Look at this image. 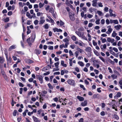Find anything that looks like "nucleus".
<instances>
[{
    "mask_svg": "<svg viewBox=\"0 0 122 122\" xmlns=\"http://www.w3.org/2000/svg\"><path fill=\"white\" fill-rule=\"evenodd\" d=\"M67 82L68 84L74 86H75V81L74 80L72 79H69L67 81Z\"/></svg>",
    "mask_w": 122,
    "mask_h": 122,
    "instance_id": "f257e3e1",
    "label": "nucleus"
},
{
    "mask_svg": "<svg viewBox=\"0 0 122 122\" xmlns=\"http://www.w3.org/2000/svg\"><path fill=\"white\" fill-rule=\"evenodd\" d=\"M74 14H72L71 12H69V15L70 19L72 21H74L75 20Z\"/></svg>",
    "mask_w": 122,
    "mask_h": 122,
    "instance_id": "f03ea898",
    "label": "nucleus"
},
{
    "mask_svg": "<svg viewBox=\"0 0 122 122\" xmlns=\"http://www.w3.org/2000/svg\"><path fill=\"white\" fill-rule=\"evenodd\" d=\"M63 41L64 42H65L64 48H67L68 45L69 44V41L68 39L66 38H65L63 40Z\"/></svg>",
    "mask_w": 122,
    "mask_h": 122,
    "instance_id": "7ed1b4c3",
    "label": "nucleus"
},
{
    "mask_svg": "<svg viewBox=\"0 0 122 122\" xmlns=\"http://www.w3.org/2000/svg\"><path fill=\"white\" fill-rule=\"evenodd\" d=\"M45 20L44 17L43 16H41L40 17V21L39 23L40 25L43 24L45 22Z\"/></svg>",
    "mask_w": 122,
    "mask_h": 122,
    "instance_id": "20e7f679",
    "label": "nucleus"
},
{
    "mask_svg": "<svg viewBox=\"0 0 122 122\" xmlns=\"http://www.w3.org/2000/svg\"><path fill=\"white\" fill-rule=\"evenodd\" d=\"M76 33L77 35L80 37H81L83 35H84V33L83 32L76 31L75 32Z\"/></svg>",
    "mask_w": 122,
    "mask_h": 122,
    "instance_id": "39448f33",
    "label": "nucleus"
},
{
    "mask_svg": "<svg viewBox=\"0 0 122 122\" xmlns=\"http://www.w3.org/2000/svg\"><path fill=\"white\" fill-rule=\"evenodd\" d=\"M110 22L111 23H114L115 24H118V22L117 20H110Z\"/></svg>",
    "mask_w": 122,
    "mask_h": 122,
    "instance_id": "423d86ee",
    "label": "nucleus"
},
{
    "mask_svg": "<svg viewBox=\"0 0 122 122\" xmlns=\"http://www.w3.org/2000/svg\"><path fill=\"white\" fill-rule=\"evenodd\" d=\"M92 51L91 48L89 47H87L85 49V51L86 52H90Z\"/></svg>",
    "mask_w": 122,
    "mask_h": 122,
    "instance_id": "0eeeda50",
    "label": "nucleus"
},
{
    "mask_svg": "<svg viewBox=\"0 0 122 122\" xmlns=\"http://www.w3.org/2000/svg\"><path fill=\"white\" fill-rule=\"evenodd\" d=\"M16 48V46L15 45H13L11 46L9 48L8 51H10L11 50L14 49Z\"/></svg>",
    "mask_w": 122,
    "mask_h": 122,
    "instance_id": "6e6552de",
    "label": "nucleus"
},
{
    "mask_svg": "<svg viewBox=\"0 0 122 122\" xmlns=\"http://www.w3.org/2000/svg\"><path fill=\"white\" fill-rule=\"evenodd\" d=\"M4 61L3 58L0 56V68H2V66L1 64L3 63Z\"/></svg>",
    "mask_w": 122,
    "mask_h": 122,
    "instance_id": "1a4fd4ad",
    "label": "nucleus"
},
{
    "mask_svg": "<svg viewBox=\"0 0 122 122\" xmlns=\"http://www.w3.org/2000/svg\"><path fill=\"white\" fill-rule=\"evenodd\" d=\"M106 45L105 44H104L103 45H101V46L100 48L103 51H104L105 49H106Z\"/></svg>",
    "mask_w": 122,
    "mask_h": 122,
    "instance_id": "9d476101",
    "label": "nucleus"
},
{
    "mask_svg": "<svg viewBox=\"0 0 122 122\" xmlns=\"http://www.w3.org/2000/svg\"><path fill=\"white\" fill-rule=\"evenodd\" d=\"M25 60L26 62L29 64L33 62L32 61L28 59H25Z\"/></svg>",
    "mask_w": 122,
    "mask_h": 122,
    "instance_id": "9b49d317",
    "label": "nucleus"
},
{
    "mask_svg": "<svg viewBox=\"0 0 122 122\" xmlns=\"http://www.w3.org/2000/svg\"><path fill=\"white\" fill-rule=\"evenodd\" d=\"M81 105L82 106L85 107L87 105L86 101L85 100L84 102H82Z\"/></svg>",
    "mask_w": 122,
    "mask_h": 122,
    "instance_id": "f8f14e48",
    "label": "nucleus"
},
{
    "mask_svg": "<svg viewBox=\"0 0 122 122\" xmlns=\"http://www.w3.org/2000/svg\"><path fill=\"white\" fill-rule=\"evenodd\" d=\"M26 41L29 46H30L32 45V44L30 41V37L28 38L26 40Z\"/></svg>",
    "mask_w": 122,
    "mask_h": 122,
    "instance_id": "ddd939ff",
    "label": "nucleus"
},
{
    "mask_svg": "<svg viewBox=\"0 0 122 122\" xmlns=\"http://www.w3.org/2000/svg\"><path fill=\"white\" fill-rule=\"evenodd\" d=\"M96 10V9L92 7H91L89 9V11L91 13L95 12Z\"/></svg>",
    "mask_w": 122,
    "mask_h": 122,
    "instance_id": "4468645a",
    "label": "nucleus"
},
{
    "mask_svg": "<svg viewBox=\"0 0 122 122\" xmlns=\"http://www.w3.org/2000/svg\"><path fill=\"white\" fill-rule=\"evenodd\" d=\"M121 27V26L120 25H117L114 26V28L117 30H118L120 29Z\"/></svg>",
    "mask_w": 122,
    "mask_h": 122,
    "instance_id": "2eb2a0df",
    "label": "nucleus"
},
{
    "mask_svg": "<svg viewBox=\"0 0 122 122\" xmlns=\"http://www.w3.org/2000/svg\"><path fill=\"white\" fill-rule=\"evenodd\" d=\"M32 118L35 122H40V121L38 118L34 116L32 117Z\"/></svg>",
    "mask_w": 122,
    "mask_h": 122,
    "instance_id": "dca6fc26",
    "label": "nucleus"
},
{
    "mask_svg": "<svg viewBox=\"0 0 122 122\" xmlns=\"http://www.w3.org/2000/svg\"><path fill=\"white\" fill-rule=\"evenodd\" d=\"M77 98L80 101H82L84 100V98L79 96H78L77 97Z\"/></svg>",
    "mask_w": 122,
    "mask_h": 122,
    "instance_id": "f3484780",
    "label": "nucleus"
},
{
    "mask_svg": "<svg viewBox=\"0 0 122 122\" xmlns=\"http://www.w3.org/2000/svg\"><path fill=\"white\" fill-rule=\"evenodd\" d=\"M38 79L40 81L41 83H43V77L41 76H39L38 77Z\"/></svg>",
    "mask_w": 122,
    "mask_h": 122,
    "instance_id": "a211bd4d",
    "label": "nucleus"
},
{
    "mask_svg": "<svg viewBox=\"0 0 122 122\" xmlns=\"http://www.w3.org/2000/svg\"><path fill=\"white\" fill-rule=\"evenodd\" d=\"M92 5L94 7L96 6L97 5V2L95 0H93L92 1Z\"/></svg>",
    "mask_w": 122,
    "mask_h": 122,
    "instance_id": "6ab92c4d",
    "label": "nucleus"
},
{
    "mask_svg": "<svg viewBox=\"0 0 122 122\" xmlns=\"http://www.w3.org/2000/svg\"><path fill=\"white\" fill-rule=\"evenodd\" d=\"M36 38L35 34L34 33L33 35L32 36L31 39V41L32 42H33L35 40V39Z\"/></svg>",
    "mask_w": 122,
    "mask_h": 122,
    "instance_id": "aec40b11",
    "label": "nucleus"
},
{
    "mask_svg": "<svg viewBox=\"0 0 122 122\" xmlns=\"http://www.w3.org/2000/svg\"><path fill=\"white\" fill-rule=\"evenodd\" d=\"M36 51V54L38 55L40 54L41 52V51L39 49H36L35 50Z\"/></svg>",
    "mask_w": 122,
    "mask_h": 122,
    "instance_id": "412c9836",
    "label": "nucleus"
},
{
    "mask_svg": "<svg viewBox=\"0 0 122 122\" xmlns=\"http://www.w3.org/2000/svg\"><path fill=\"white\" fill-rule=\"evenodd\" d=\"M112 28L108 29V31L106 32V33L107 34H110L112 32Z\"/></svg>",
    "mask_w": 122,
    "mask_h": 122,
    "instance_id": "4be33fe9",
    "label": "nucleus"
},
{
    "mask_svg": "<svg viewBox=\"0 0 122 122\" xmlns=\"http://www.w3.org/2000/svg\"><path fill=\"white\" fill-rule=\"evenodd\" d=\"M76 49L78 51H79L80 53H81L82 52H83V50L81 49L78 47H77Z\"/></svg>",
    "mask_w": 122,
    "mask_h": 122,
    "instance_id": "5701e85b",
    "label": "nucleus"
},
{
    "mask_svg": "<svg viewBox=\"0 0 122 122\" xmlns=\"http://www.w3.org/2000/svg\"><path fill=\"white\" fill-rule=\"evenodd\" d=\"M49 88L51 89L52 90L53 88V87L50 83H48L47 84Z\"/></svg>",
    "mask_w": 122,
    "mask_h": 122,
    "instance_id": "b1692460",
    "label": "nucleus"
},
{
    "mask_svg": "<svg viewBox=\"0 0 122 122\" xmlns=\"http://www.w3.org/2000/svg\"><path fill=\"white\" fill-rule=\"evenodd\" d=\"M7 61L8 63H10L11 61V58L10 57H9V58L8 57V55H7V57H6Z\"/></svg>",
    "mask_w": 122,
    "mask_h": 122,
    "instance_id": "393cba45",
    "label": "nucleus"
},
{
    "mask_svg": "<svg viewBox=\"0 0 122 122\" xmlns=\"http://www.w3.org/2000/svg\"><path fill=\"white\" fill-rule=\"evenodd\" d=\"M64 61H61V65L64 67H66L67 65L66 64H64Z\"/></svg>",
    "mask_w": 122,
    "mask_h": 122,
    "instance_id": "a878e982",
    "label": "nucleus"
},
{
    "mask_svg": "<svg viewBox=\"0 0 122 122\" xmlns=\"http://www.w3.org/2000/svg\"><path fill=\"white\" fill-rule=\"evenodd\" d=\"M49 11L52 14L54 13V9L52 8H51L49 9Z\"/></svg>",
    "mask_w": 122,
    "mask_h": 122,
    "instance_id": "bb28decb",
    "label": "nucleus"
},
{
    "mask_svg": "<svg viewBox=\"0 0 122 122\" xmlns=\"http://www.w3.org/2000/svg\"><path fill=\"white\" fill-rule=\"evenodd\" d=\"M3 77L7 81H8L9 80L8 79V77L6 75H4L3 76Z\"/></svg>",
    "mask_w": 122,
    "mask_h": 122,
    "instance_id": "cd10ccee",
    "label": "nucleus"
},
{
    "mask_svg": "<svg viewBox=\"0 0 122 122\" xmlns=\"http://www.w3.org/2000/svg\"><path fill=\"white\" fill-rule=\"evenodd\" d=\"M117 35V33L115 32V31H113L112 33V37H114L116 36Z\"/></svg>",
    "mask_w": 122,
    "mask_h": 122,
    "instance_id": "c85d7f7f",
    "label": "nucleus"
},
{
    "mask_svg": "<svg viewBox=\"0 0 122 122\" xmlns=\"http://www.w3.org/2000/svg\"><path fill=\"white\" fill-rule=\"evenodd\" d=\"M78 64L81 66H84V64L82 61H78Z\"/></svg>",
    "mask_w": 122,
    "mask_h": 122,
    "instance_id": "c756f323",
    "label": "nucleus"
},
{
    "mask_svg": "<svg viewBox=\"0 0 122 122\" xmlns=\"http://www.w3.org/2000/svg\"><path fill=\"white\" fill-rule=\"evenodd\" d=\"M71 39L74 41H76V37L74 35L72 36L71 37Z\"/></svg>",
    "mask_w": 122,
    "mask_h": 122,
    "instance_id": "7c9ffc66",
    "label": "nucleus"
},
{
    "mask_svg": "<svg viewBox=\"0 0 122 122\" xmlns=\"http://www.w3.org/2000/svg\"><path fill=\"white\" fill-rule=\"evenodd\" d=\"M80 3L79 1V0L77 1H75L74 2V3L76 6L77 5H79Z\"/></svg>",
    "mask_w": 122,
    "mask_h": 122,
    "instance_id": "2f4dec72",
    "label": "nucleus"
},
{
    "mask_svg": "<svg viewBox=\"0 0 122 122\" xmlns=\"http://www.w3.org/2000/svg\"><path fill=\"white\" fill-rule=\"evenodd\" d=\"M59 62H58L55 63V67L56 68H57L58 67V66L59 64Z\"/></svg>",
    "mask_w": 122,
    "mask_h": 122,
    "instance_id": "473e14b6",
    "label": "nucleus"
},
{
    "mask_svg": "<svg viewBox=\"0 0 122 122\" xmlns=\"http://www.w3.org/2000/svg\"><path fill=\"white\" fill-rule=\"evenodd\" d=\"M44 5V3L42 4V3L40 2L39 3V7L40 8H41L42 7H43V5Z\"/></svg>",
    "mask_w": 122,
    "mask_h": 122,
    "instance_id": "72a5a7b5",
    "label": "nucleus"
},
{
    "mask_svg": "<svg viewBox=\"0 0 122 122\" xmlns=\"http://www.w3.org/2000/svg\"><path fill=\"white\" fill-rule=\"evenodd\" d=\"M44 28L46 29H48L49 27L48 24H46L44 25Z\"/></svg>",
    "mask_w": 122,
    "mask_h": 122,
    "instance_id": "f704fd0d",
    "label": "nucleus"
},
{
    "mask_svg": "<svg viewBox=\"0 0 122 122\" xmlns=\"http://www.w3.org/2000/svg\"><path fill=\"white\" fill-rule=\"evenodd\" d=\"M111 76L113 79L117 78V76L115 75L114 74L112 75Z\"/></svg>",
    "mask_w": 122,
    "mask_h": 122,
    "instance_id": "c9c22d12",
    "label": "nucleus"
},
{
    "mask_svg": "<svg viewBox=\"0 0 122 122\" xmlns=\"http://www.w3.org/2000/svg\"><path fill=\"white\" fill-rule=\"evenodd\" d=\"M98 95V94H94L93 95L92 97H93V98L94 99L97 98H98V97H97V96Z\"/></svg>",
    "mask_w": 122,
    "mask_h": 122,
    "instance_id": "e433bc0d",
    "label": "nucleus"
},
{
    "mask_svg": "<svg viewBox=\"0 0 122 122\" xmlns=\"http://www.w3.org/2000/svg\"><path fill=\"white\" fill-rule=\"evenodd\" d=\"M4 51L5 52V54L6 57H7V55H8L7 50V49H5Z\"/></svg>",
    "mask_w": 122,
    "mask_h": 122,
    "instance_id": "4c0bfd02",
    "label": "nucleus"
},
{
    "mask_svg": "<svg viewBox=\"0 0 122 122\" xmlns=\"http://www.w3.org/2000/svg\"><path fill=\"white\" fill-rule=\"evenodd\" d=\"M17 53L19 54L20 55H24V53L22 51H17Z\"/></svg>",
    "mask_w": 122,
    "mask_h": 122,
    "instance_id": "58836bf2",
    "label": "nucleus"
},
{
    "mask_svg": "<svg viewBox=\"0 0 122 122\" xmlns=\"http://www.w3.org/2000/svg\"><path fill=\"white\" fill-rule=\"evenodd\" d=\"M121 92H118L117 93L116 95L117 97H121Z\"/></svg>",
    "mask_w": 122,
    "mask_h": 122,
    "instance_id": "ea45409f",
    "label": "nucleus"
},
{
    "mask_svg": "<svg viewBox=\"0 0 122 122\" xmlns=\"http://www.w3.org/2000/svg\"><path fill=\"white\" fill-rule=\"evenodd\" d=\"M17 112V111L16 110H14V111L13 112V115L14 116H16V113Z\"/></svg>",
    "mask_w": 122,
    "mask_h": 122,
    "instance_id": "a19ab883",
    "label": "nucleus"
},
{
    "mask_svg": "<svg viewBox=\"0 0 122 122\" xmlns=\"http://www.w3.org/2000/svg\"><path fill=\"white\" fill-rule=\"evenodd\" d=\"M84 30V29L83 27H80L78 30L79 31H82Z\"/></svg>",
    "mask_w": 122,
    "mask_h": 122,
    "instance_id": "79ce46f5",
    "label": "nucleus"
},
{
    "mask_svg": "<svg viewBox=\"0 0 122 122\" xmlns=\"http://www.w3.org/2000/svg\"><path fill=\"white\" fill-rule=\"evenodd\" d=\"M114 117L115 118V119L117 120H118L119 119V117L117 115H114Z\"/></svg>",
    "mask_w": 122,
    "mask_h": 122,
    "instance_id": "37998d69",
    "label": "nucleus"
},
{
    "mask_svg": "<svg viewBox=\"0 0 122 122\" xmlns=\"http://www.w3.org/2000/svg\"><path fill=\"white\" fill-rule=\"evenodd\" d=\"M48 47V49L50 50H53V46H49Z\"/></svg>",
    "mask_w": 122,
    "mask_h": 122,
    "instance_id": "c03bdc74",
    "label": "nucleus"
},
{
    "mask_svg": "<svg viewBox=\"0 0 122 122\" xmlns=\"http://www.w3.org/2000/svg\"><path fill=\"white\" fill-rule=\"evenodd\" d=\"M108 9L109 8L108 7H105L104 9V10L105 11L107 12L108 11Z\"/></svg>",
    "mask_w": 122,
    "mask_h": 122,
    "instance_id": "a18cd8bd",
    "label": "nucleus"
},
{
    "mask_svg": "<svg viewBox=\"0 0 122 122\" xmlns=\"http://www.w3.org/2000/svg\"><path fill=\"white\" fill-rule=\"evenodd\" d=\"M99 58L104 62H105V61L104 59L101 56L99 57Z\"/></svg>",
    "mask_w": 122,
    "mask_h": 122,
    "instance_id": "49530a36",
    "label": "nucleus"
},
{
    "mask_svg": "<svg viewBox=\"0 0 122 122\" xmlns=\"http://www.w3.org/2000/svg\"><path fill=\"white\" fill-rule=\"evenodd\" d=\"M81 37V38H82L83 39H84L85 40H87V38L84 35H83Z\"/></svg>",
    "mask_w": 122,
    "mask_h": 122,
    "instance_id": "de8ad7c7",
    "label": "nucleus"
},
{
    "mask_svg": "<svg viewBox=\"0 0 122 122\" xmlns=\"http://www.w3.org/2000/svg\"><path fill=\"white\" fill-rule=\"evenodd\" d=\"M38 21L37 20H36L34 21V24L35 25H36L38 24Z\"/></svg>",
    "mask_w": 122,
    "mask_h": 122,
    "instance_id": "09e8293b",
    "label": "nucleus"
},
{
    "mask_svg": "<svg viewBox=\"0 0 122 122\" xmlns=\"http://www.w3.org/2000/svg\"><path fill=\"white\" fill-rule=\"evenodd\" d=\"M100 20L99 19H98L97 20H96V21L95 23L97 25H99L100 23Z\"/></svg>",
    "mask_w": 122,
    "mask_h": 122,
    "instance_id": "8fccbe9b",
    "label": "nucleus"
},
{
    "mask_svg": "<svg viewBox=\"0 0 122 122\" xmlns=\"http://www.w3.org/2000/svg\"><path fill=\"white\" fill-rule=\"evenodd\" d=\"M97 12L99 15L100 16H102V12L101 11L99 10H97Z\"/></svg>",
    "mask_w": 122,
    "mask_h": 122,
    "instance_id": "3c124183",
    "label": "nucleus"
},
{
    "mask_svg": "<svg viewBox=\"0 0 122 122\" xmlns=\"http://www.w3.org/2000/svg\"><path fill=\"white\" fill-rule=\"evenodd\" d=\"M93 44L94 46H97V44L94 40H93L92 41Z\"/></svg>",
    "mask_w": 122,
    "mask_h": 122,
    "instance_id": "603ef678",
    "label": "nucleus"
},
{
    "mask_svg": "<svg viewBox=\"0 0 122 122\" xmlns=\"http://www.w3.org/2000/svg\"><path fill=\"white\" fill-rule=\"evenodd\" d=\"M80 87L81 88L83 89L84 90H86L85 88L83 85L80 84Z\"/></svg>",
    "mask_w": 122,
    "mask_h": 122,
    "instance_id": "864d4df0",
    "label": "nucleus"
},
{
    "mask_svg": "<svg viewBox=\"0 0 122 122\" xmlns=\"http://www.w3.org/2000/svg\"><path fill=\"white\" fill-rule=\"evenodd\" d=\"M93 16L92 15L90 14H88L87 15V17L89 18H91Z\"/></svg>",
    "mask_w": 122,
    "mask_h": 122,
    "instance_id": "5fc2aeb1",
    "label": "nucleus"
},
{
    "mask_svg": "<svg viewBox=\"0 0 122 122\" xmlns=\"http://www.w3.org/2000/svg\"><path fill=\"white\" fill-rule=\"evenodd\" d=\"M100 115L102 116H104L105 115V113L104 112L102 111L101 112Z\"/></svg>",
    "mask_w": 122,
    "mask_h": 122,
    "instance_id": "6e6d98bb",
    "label": "nucleus"
},
{
    "mask_svg": "<svg viewBox=\"0 0 122 122\" xmlns=\"http://www.w3.org/2000/svg\"><path fill=\"white\" fill-rule=\"evenodd\" d=\"M94 52L96 55L97 56L99 54L98 52L96 50H95L94 51Z\"/></svg>",
    "mask_w": 122,
    "mask_h": 122,
    "instance_id": "4d7b16f0",
    "label": "nucleus"
},
{
    "mask_svg": "<svg viewBox=\"0 0 122 122\" xmlns=\"http://www.w3.org/2000/svg\"><path fill=\"white\" fill-rule=\"evenodd\" d=\"M98 4L99 7H103V5H102V4L100 2L99 3H98Z\"/></svg>",
    "mask_w": 122,
    "mask_h": 122,
    "instance_id": "13d9d810",
    "label": "nucleus"
},
{
    "mask_svg": "<svg viewBox=\"0 0 122 122\" xmlns=\"http://www.w3.org/2000/svg\"><path fill=\"white\" fill-rule=\"evenodd\" d=\"M113 49L114 51L116 52H117L118 51V50L116 48L114 47L113 48Z\"/></svg>",
    "mask_w": 122,
    "mask_h": 122,
    "instance_id": "bf43d9fd",
    "label": "nucleus"
},
{
    "mask_svg": "<svg viewBox=\"0 0 122 122\" xmlns=\"http://www.w3.org/2000/svg\"><path fill=\"white\" fill-rule=\"evenodd\" d=\"M19 85L20 87H23L24 86V85L22 83L20 82L19 83Z\"/></svg>",
    "mask_w": 122,
    "mask_h": 122,
    "instance_id": "052dcab7",
    "label": "nucleus"
},
{
    "mask_svg": "<svg viewBox=\"0 0 122 122\" xmlns=\"http://www.w3.org/2000/svg\"><path fill=\"white\" fill-rule=\"evenodd\" d=\"M64 23L62 22L61 20L60 21V26H62L64 25Z\"/></svg>",
    "mask_w": 122,
    "mask_h": 122,
    "instance_id": "680f3d73",
    "label": "nucleus"
},
{
    "mask_svg": "<svg viewBox=\"0 0 122 122\" xmlns=\"http://www.w3.org/2000/svg\"><path fill=\"white\" fill-rule=\"evenodd\" d=\"M122 44V42L121 41H119L118 42L117 45L118 46H120Z\"/></svg>",
    "mask_w": 122,
    "mask_h": 122,
    "instance_id": "e2e57ef3",
    "label": "nucleus"
},
{
    "mask_svg": "<svg viewBox=\"0 0 122 122\" xmlns=\"http://www.w3.org/2000/svg\"><path fill=\"white\" fill-rule=\"evenodd\" d=\"M106 22L107 25H109L110 23L108 19H106Z\"/></svg>",
    "mask_w": 122,
    "mask_h": 122,
    "instance_id": "0e129e2a",
    "label": "nucleus"
},
{
    "mask_svg": "<svg viewBox=\"0 0 122 122\" xmlns=\"http://www.w3.org/2000/svg\"><path fill=\"white\" fill-rule=\"evenodd\" d=\"M82 9L85 12H86L87 11L86 8L85 7H83L82 8Z\"/></svg>",
    "mask_w": 122,
    "mask_h": 122,
    "instance_id": "69168bd1",
    "label": "nucleus"
},
{
    "mask_svg": "<svg viewBox=\"0 0 122 122\" xmlns=\"http://www.w3.org/2000/svg\"><path fill=\"white\" fill-rule=\"evenodd\" d=\"M50 73V72L49 71L47 72L44 73L43 75L44 76H46L49 74Z\"/></svg>",
    "mask_w": 122,
    "mask_h": 122,
    "instance_id": "338daca9",
    "label": "nucleus"
},
{
    "mask_svg": "<svg viewBox=\"0 0 122 122\" xmlns=\"http://www.w3.org/2000/svg\"><path fill=\"white\" fill-rule=\"evenodd\" d=\"M86 5L88 7H89L91 5V4L90 2H87L86 3Z\"/></svg>",
    "mask_w": 122,
    "mask_h": 122,
    "instance_id": "774afa93",
    "label": "nucleus"
}]
</instances>
